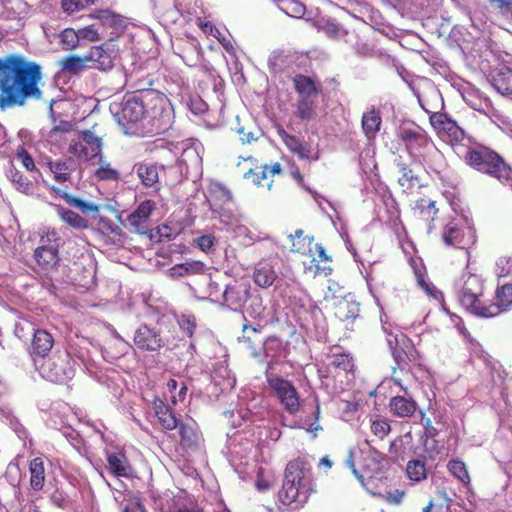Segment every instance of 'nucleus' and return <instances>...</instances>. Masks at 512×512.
Returning <instances> with one entry per match:
<instances>
[{
  "instance_id": "1",
  "label": "nucleus",
  "mask_w": 512,
  "mask_h": 512,
  "mask_svg": "<svg viewBox=\"0 0 512 512\" xmlns=\"http://www.w3.org/2000/svg\"><path fill=\"white\" fill-rule=\"evenodd\" d=\"M41 68L24 57L10 54L0 58V110L24 106L29 99L40 100Z\"/></svg>"
},
{
  "instance_id": "2",
  "label": "nucleus",
  "mask_w": 512,
  "mask_h": 512,
  "mask_svg": "<svg viewBox=\"0 0 512 512\" xmlns=\"http://www.w3.org/2000/svg\"><path fill=\"white\" fill-rule=\"evenodd\" d=\"M208 298L222 309L241 313L247 318L261 319L265 312L262 296L252 291L249 280L245 278L230 279L218 282L209 279L207 284Z\"/></svg>"
},
{
  "instance_id": "3",
  "label": "nucleus",
  "mask_w": 512,
  "mask_h": 512,
  "mask_svg": "<svg viewBox=\"0 0 512 512\" xmlns=\"http://www.w3.org/2000/svg\"><path fill=\"white\" fill-rule=\"evenodd\" d=\"M482 294V282L474 274L468 275L464 281L458 298L461 305L471 314L483 318L495 317L512 306V281H498L495 292V301L491 304H484L479 300Z\"/></svg>"
},
{
  "instance_id": "4",
  "label": "nucleus",
  "mask_w": 512,
  "mask_h": 512,
  "mask_svg": "<svg viewBox=\"0 0 512 512\" xmlns=\"http://www.w3.org/2000/svg\"><path fill=\"white\" fill-rule=\"evenodd\" d=\"M151 106L152 102L145 101L139 96L127 94L121 102H112L109 110L116 122L126 129V133H128L130 126L148 120V123L151 125L149 132L158 134L162 131L154 130V123L157 122L154 116H156V119L160 118L161 112L158 111L157 114H154Z\"/></svg>"
},
{
  "instance_id": "5",
  "label": "nucleus",
  "mask_w": 512,
  "mask_h": 512,
  "mask_svg": "<svg viewBox=\"0 0 512 512\" xmlns=\"http://www.w3.org/2000/svg\"><path fill=\"white\" fill-rule=\"evenodd\" d=\"M312 473L300 461L288 463L282 489L279 491V500L284 505L296 503V506L307 502L312 492Z\"/></svg>"
},
{
  "instance_id": "6",
  "label": "nucleus",
  "mask_w": 512,
  "mask_h": 512,
  "mask_svg": "<svg viewBox=\"0 0 512 512\" xmlns=\"http://www.w3.org/2000/svg\"><path fill=\"white\" fill-rule=\"evenodd\" d=\"M126 85L133 90L130 96H139L145 101L152 102L151 109L154 114L161 112V117L155 119L157 122L154 123V130L165 131L170 125V113L166 109L168 100L163 93L151 87L153 79L142 71L132 72L126 75Z\"/></svg>"
},
{
  "instance_id": "7",
  "label": "nucleus",
  "mask_w": 512,
  "mask_h": 512,
  "mask_svg": "<svg viewBox=\"0 0 512 512\" xmlns=\"http://www.w3.org/2000/svg\"><path fill=\"white\" fill-rule=\"evenodd\" d=\"M201 145L184 140L177 143H168L167 149L174 155H178L175 165L168 168L169 174L173 175L172 183H181L190 177H199L202 173V157L200 155Z\"/></svg>"
},
{
  "instance_id": "8",
  "label": "nucleus",
  "mask_w": 512,
  "mask_h": 512,
  "mask_svg": "<svg viewBox=\"0 0 512 512\" xmlns=\"http://www.w3.org/2000/svg\"><path fill=\"white\" fill-rule=\"evenodd\" d=\"M465 160L471 167L491 175L503 183L511 179V168L499 154L485 146L468 151Z\"/></svg>"
},
{
  "instance_id": "9",
  "label": "nucleus",
  "mask_w": 512,
  "mask_h": 512,
  "mask_svg": "<svg viewBox=\"0 0 512 512\" xmlns=\"http://www.w3.org/2000/svg\"><path fill=\"white\" fill-rule=\"evenodd\" d=\"M33 365L43 379L52 383H66L75 375V362L66 350H58Z\"/></svg>"
},
{
  "instance_id": "10",
  "label": "nucleus",
  "mask_w": 512,
  "mask_h": 512,
  "mask_svg": "<svg viewBox=\"0 0 512 512\" xmlns=\"http://www.w3.org/2000/svg\"><path fill=\"white\" fill-rule=\"evenodd\" d=\"M265 378L272 396L278 400L282 408L289 414L297 413L301 400L294 384L271 372L270 365L266 367Z\"/></svg>"
},
{
  "instance_id": "11",
  "label": "nucleus",
  "mask_w": 512,
  "mask_h": 512,
  "mask_svg": "<svg viewBox=\"0 0 512 512\" xmlns=\"http://www.w3.org/2000/svg\"><path fill=\"white\" fill-rule=\"evenodd\" d=\"M382 328L397 368L402 369L406 361L411 360L413 351L411 341L399 329L393 328L387 322L382 323ZM395 370L396 367H393V371Z\"/></svg>"
},
{
  "instance_id": "12",
  "label": "nucleus",
  "mask_w": 512,
  "mask_h": 512,
  "mask_svg": "<svg viewBox=\"0 0 512 512\" xmlns=\"http://www.w3.org/2000/svg\"><path fill=\"white\" fill-rule=\"evenodd\" d=\"M397 137L413 157L420 155L421 150L429 144V138L424 129L414 123L400 126L397 130Z\"/></svg>"
},
{
  "instance_id": "13",
  "label": "nucleus",
  "mask_w": 512,
  "mask_h": 512,
  "mask_svg": "<svg viewBox=\"0 0 512 512\" xmlns=\"http://www.w3.org/2000/svg\"><path fill=\"white\" fill-rule=\"evenodd\" d=\"M102 141L90 130L82 131L77 141H72L69 151L85 160L93 159L101 154Z\"/></svg>"
},
{
  "instance_id": "14",
  "label": "nucleus",
  "mask_w": 512,
  "mask_h": 512,
  "mask_svg": "<svg viewBox=\"0 0 512 512\" xmlns=\"http://www.w3.org/2000/svg\"><path fill=\"white\" fill-rule=\"evenodd\" d=\"M442 239L448 246L458 249H468L475 243V231L470 226L460 227L456 222L448 223L443 231Z\"/></svg>"
},
{
  "instance_id": "15",
  "label": "nucleus",
  "mask_w": 512,
  "mask_h": 512,
  "mask_svg": "<svg viewBox=\"0 0 512 512\" xmlns=\"http://www.w3.org/2000/svg\"><path fill=\"white\" fill-rule=\"evenodd\" d=\"M43 245L39 246L34 251V259L36 260L40 269L47 274L51 279L55 278V273L60 266V258L58 253L57 244H45V239L42 237Z\"/></svg>"
},
{
  "instance_id": "16",
  "label": "nucleus",
  "mask_w": 512,
  "mask_h": 512,
  "mask_svg": "<svg viewBox=\"0 0 512 512\" xmlns=\"http://www.w3.org/2000/svg\"><path fill=\"white\" fill-rule=\"evenodd\" d=\"M55 344L53 335L45 329L33 330L31 343L28 346V354L33 362L39 363L48 357Z\"/></svg>"
},
{
  "instance_id": "17",
  "label": "nucleus",
  "mask_w": 512,
  "mask_h": 512,
  "mask_svg": "<svg viewBox=\"0 0 512 512\" xmlns=\"http://www.w3.org/2000/svg\"><path fill=\"white\" fill-rule=\"evenodd\" d=\"M133 341L141 351L156 352L164 346L160 331L145 324L135 331Z\"/></svg>"
},
{
  "instance_id": "18",
  "label": "nucleus",
  "mask_w": 512,
  "mask_h": 512,
  "mask_svg": "<svg viewBox=\"0 0 512 512\" xmlns=\"http://www.w3.org/2000/svg\"><path fill=\"white\" fill-rule=\"evenodd\" d=\"M117 56L118 51L116 49L110 45L103 44L93 46L86 55V59L92 63L91 68L106 72L114 67Z\"/></svg>"
},
{
  "instance_id": "19",
  "label": "nucleus",
  "mask_w": 512,
  "mask_h": 512,
  "mask_svg": "<svg viewBox=\"0 0 512 512\" xmlns=\"http://www.w3.org/2000/svg\"><path fill=\"white\" fill-rule=\"evenodd\" d=\"M488 80L501 95L512 99V68L500 65L490 71Z\"/></svg>"
},
{
  "instance_id": "20",
  "label": "nucleus",
  "mask_w": 512,
  "mask_h": 512,
  "mask_svg": "<svg viewBox=\"0 0 512 512\" xmlns=\"http://www.w3.org/2000/svg\"><path fill=\"white\" fill-rule=\"evenodd\" d=\"M179 428L180 442L185 450H196L203 442L202 434L193 419L181 422Z\"/></svg>"
},
{
  "instance_id": "21",
  "label": "nucleus",
  "mask_w": 512,
  "mask_h": 512,
  "mask_svg": "<svg viewBox=\"0 0 512 512\" xmlns=\"http://www.w3.org/2000/svg\"><path fill=\"white\" fill-rule=\"evenodd\" d=\"M395 384L399 385L404 391V396H395L391 398L389 407L390 411L397 417H410L414 414L417 409L416 402L411 398L407 397V388L402 386L401 380L397 378L392 379Z\"/></svg>"
},
{
  "instance_id": "22",
  "label": "nucleus",
  "mask_w": 512,
  "mask_h": 512,
  "mask_svg": "<svg viewBox=\"0 0 512 512\" xmlns=\"http://www.w3.org/2000/svg\"><path fill=\"white\" fill-rule=\"evenodd\" d=\"M278 135L287 149L296 154L300 159L318 160V153L313 155L310 145L302 143L296 136L288 134L284 129H279Z\"/></svg>"
},
{
  "instance_id": "23",
  "label": "nucleus",
  "mask_w": 512,
  "mask_h": 512,
  "mask_svg": "<svg viewBox=\"0 0 512 512\" xmlns=\"http://www.w3.org/2000/svg\"><path fill=\"white\" fill-rule=\"evenodd\" d=\"M152 409L163 429L173 430L180 426L182 422L180 418H178L176 413L161 399L156 398L153 401Z\"/></svg>"
},
{
  "instance_id": "24",
  "label": "nucleus",
  "mask_w": 512,
  "mask_h": 512,
  "mask_svg": "<svg viewBox=\"0 0 512 512\" xmlns=\"http://www.w3.org/2000/svg\"><path fill=\"white\" fill-rule=\"evenodd\" d=\"M251 448V442L245 438L243 433L236 431L232 435L227 434L226 449L231 461L242 459L250 452Z\"/></svg>"
},
{
  "instance_id": "25",
  "label": "nucleus",
  "mask_w": 512,
  "mask_h": 512,
  "mask_svg": "<svg viewBox=\"0 0 512 512\" xmlns=\"http://www.w3.org/2000/svg\"><path fill=\"white\" fill-rule=\"evenodd\" d=\"M155 209V203L152 200L141 202L138 207L128 217L127 222L136 232H144L147 221Z\"/></svg>"
},
{
  "instance_id": "26",
  "label": "nucleus",
  "mask_w": 512,
  "mask_h": 512,
  "mask_svg": "<svg viewBox=\"0 0 512 512\" xmlns=\"http://www.w3.org/2000/svg\"><path fill=\"white\" fill-rule=\"evenodd\" d=\"M212 218L218 220L226 229L243 220V216L234 208V203H223L210 207Z\"/></svg>"
},
{
  "instance_id": "27",
  "label": "nucleus",
  "mask_w": 512,
  "mask_h": 512,
  "mask_svg": "<svg viewBox=\"0 0 512 512\" xmlns=\"http://www.w3.org/2000/svg\"><path fill=\"white\" fill-rule=\"evenodd\" d=\"M280 173L281 165L279 163H274L273 165H263L256 167L255 169H250L244 174V178L251 180L255 185L258 186L267 185L268 189L270 190L272 186V180L266 183L265 181H267L268 178Z\"/></svg>"
},
{
  "instance_id": "28",
  "label": "nucleus",
  "mask_w": 512,
  "mask_h": 512,
  "mask_svg": "<svg viewBox=\"0 0 512 512\" xmlns=\"http://www.w3.org/2000/svg\"><path fill=\"white\" fill-rule=\"evenodd\" d=\"M164 166H159L152 162H139L133 167V171L138 176L141 183L146 187H155L159 182V170Z\"/></svg>"
},
{
  "instance_id": "29",
  "label": "nucleus",
  "mask_w": 512,
  "mask_h": 512,
  "mask_svg": "<svg viewBox=\"0 0 512 512\" xmlns=\"http://www.w3.org/2000/svg\"><path fill=\"white\" fill-rule=\"evenodd\" d=\"M316 26L319 31L324 32L331 39L345 41V39H348L350 36V33L345 27L330 17H322L318 19Z\"/></svg>"
},
{
  "instance_id": "30",
  "label": "nucleus",
  "mask_w": 512,
  "mask_h": 512,
  "mask_svg": "<svg viewBox=\"0 0 512 512\" xmlns=\"http://www.w3.org/2000/svg\"><path fill=\"white\" fill-rule=\"evenodd\" d=\"M294 87L300 97H318L321 85L315 79L303 74H297L293 78Z\"/></svg>"
},
{
  "instance_id": "31",
  "label": "nucleus",
  "mask_w": 512,
  "mask_h": 512,
  "mask_svg": "<svg viewBox=\"0 0 512 512\" xmlns=\"http://www.w3.org/2000/svg\"><path fill=\"white\" fill-rule=\"evenodd\" d=\"M317 97H299L295 104L294 115L303 122H309L316 118Z\"/></svg>"
},
{
  "instance_id": "32",
  "label": "nucleus",
  "mask_w": 512,
  "mask_h": 512,
  "mask_svg": "<svg viewBox=\"0 0 512 512\" xmlns=\"http://www.w3.org/2000/svg\"><path fill=\"white\" fill-rule=\"evenodd\" d=\"M107 462L116 477H127L131 472V465L123 452L107 453Z\"/></svg>"
},
{
  "instance_id": "33",
  "label": "nucleus",
  "mask_w": 512,
  "mask_h": 512,
  "mask_svg": "<svg viewBox=\"0 0 512 512\" xmlns=\"http://www.w3.org/2000/svg\"><path fill=\"white\" fill-rule=\"evenodd\" d=\"M206 199L209 207L222 205L223 203L229 204L233 201L231 192L218 182H213L209 185Z\"/></svg>"
},
{
  "instance_id": "34",
  "label": "nucleus",
  "mask_w": 512,
  "mask_h": 512,
  "mask_svg": "<svg viewBox=\"0 0 512 512\" xmlns=\"http://www.w3.org/2000/svg\"><path fill=\"white\" fill-rule=\"evenodd\" d=\"M264 355L267 359H270L267 367L270 365V370L272 369V365L277 363L282 357L285 356V349L283 342L276 338L270 337L263 344Z\"/></svg>"
},
{
  "instance_id": "35",
  "label": "nucleus",
  "mask_w": 512,
  "mask_h": 512,
  "mask_svg": "<svg viewBox=\"0 0 512 512\" xmlns=\"http://www.w3.org/2000/svg\"><path fill=\"white\" fill-rule=\"evenodd\" d=\"M295 61V56L284 51H273L268 59L271 70L275 73L288 72Z\"/></svg>"
},
{
  "instance_id": "36",
  "label": "nucleus",
  "mask_w": 512,
  "mask_h": 512,
  "mask_svg": "<svg viewBox=\"0 0 512 512\" xmlns=\"http://www.w3.org/2000/svg\"><path fill=\"white\" fill-rule=\"evenodd\" d=\"M70 407L64 402H55L51 405L49 423L50 425L58 430H61L66 424H68V412Z\"/></svg>"
},
{
  "instance_id": "37",
  "label": "nucleus",
  "mask_w": 512,
  "mask_h": 512,
  "mask_svg": "<svg viewBox=\"0 0 512 512\" xmlns=\"http://www.w3.org/2000/svg\"><path fill=\"white\" fill-rule=\"evenodd\" d=\"M30 485L33 490L39 491L43 488L45 483V467L44 460L41 457H36L30 461Z\"/></svg>"
},
{
  "instance_id": "38",
  "label": "nucleus",
  "mask_w": 512,
  "mask_h": 512,
  "mask_svg": "<svg viewBox=\"0 0 512 512\" xmlns=\"http://www.w3.org/2000/svg\"><path fill=\"white\" fill-rule=\"evenodd\" d=\"M277 275L273 267L268 264H261L255 268L253 272V280L255 284L261 288L270 287Z\"/></svg>"
},
{
  "instance_id": "39",
  "label": "nucleus",
  "mask_w": 512,
  "mask_h": 512,
  "mask_svg": "<svg viewBox=\"0 0 512 512\" xmlns=\"http://www.w3.org/2000/svg\"><path fill=\"white\" fill-rule=\"evenodd\" d=\"M381 116L379 111L374 108L365 112L362 116V129L368 138H373L377 134L381 125Z\"/></svg>"
},
{
  "instance_id": "40",
  "label": "nucleus",
  "mask_w": 512,
  "mask_h": 512,
  "mask_svg": "<svg viewBox=\"0 0 512 512\" xmlns=\"http://www.w3.org/2000/svg\"><path fill=\"white\" fill-rule=\"evenodd\" d=\"M87 63L88 59H86V55L84 57L76 55L66 56L60 60L62 71L72 75H78L83 72L87 67H89Z\"/></svg>"
},
{
  "instance_id": "41",
  "label": "nucleus",
  "mask_w": 512,
  "mask_h": 512,
  "mask_svg": "<svg viewBox=\"0 0 512 512\" xmlns=\"http://www.w3.org/2000/svg\"><path fill=\"white\" fill-rule=\"evenodd\" d=\"M49 170L54 174V178L59 183L69 180L72 171L71 160H58L48 162Z\"/></svg>"
},
{
  "instance_id": "42",
  "label": "nucleus",
  "mask_w": 512,
  "mask_h": 512,
  "mask_svg": "<svg viewBox=\"0 0 512 512\" xmlns=\"http://www.w3.org/2000/svg\"><path fill=\"white\" fill-rule=\"evenodd\" d=\"M278 8L293 18H303L306 12V6L299 0H279Z\"/></svg>"
},
{
  "instance_id": "43",
  "label": "nucleus",
  "mask_w": 512,
  "mask_h": 512,
  "mask_svg": "<svg viewBox=\"0 0 512 512\" xmlns=\"http://www.w3.org/2000/svg\"><path fill=\"white\" fill-rule=\"evenodd\" d=\"M448 471L461 483L468 486L470 484V476L466 465L459 459H451L447 464Z\"/></svg>"
},
{
  "instance_id": "44",
  "label": "nucleus",
  "mask_w": 512,
  "mask_h": 512,
  "mask_svg": "<svg viewBox=\"0 0 512 512\" xmlns=\"http://www.w3.org/2000/svg\"><path fill=\"white\" fill-rule=\"evenodd\" d=\"M0 419H6L10 427L21 440H24L28 437L27 430L19 422V420L12 415L9 408L0 405Z\"/></svg>"
},
{
  "instance_id": "45",
  "label": "nucleus",
  "mask_w": 512,
  "mask_h": 512,
  "mask_svg": "<svg viewBox=\"0 0 512 512\" xmlns=\"http://www.w3.org/2000/svg\"><path fill=\"white\" fill-rule=\"evenodd\" d=\"M131 344L125 339H119L109 342V346L105 349L106 357L110 360L118 359L126 355L131 349Z\"/></svg>"
},
{
  "instance_id": "46",
  "label": "nucleus",
  "mask_w": 512,
  "mask_h": 512,
  "mask_svg": "<svg viewBox=\"0 0 512 512\" xmlns=\"http://www.w3.org/2000/svg\"><path fill=\"white\" fill-rule=\"evenodd\" d=\"M56 211L57 215L61 218V220L69 224L70 226L74 228L86 227V220L76 212L63 208L61 206H56Z\"/></svg>"
},
{
  "instance_id": "47",
  "label": "nucleus",
  "mask_w": 512,
  "mask_h": 512,
  "mask_svg": "<svg viewBox=\"0 0 512 512\" xmlns=\"http://www.w3.org/2000/svg\"><path fill=\"white\" fill-rule=\"evenodd\" d=\"M6 176L15 185L17 190L23 193H28L31 190V182L13 166L8 167Z\"/></svg>"
},
{
  "instance_id": "48",
  "label": "nucleus",
  "mask_w": 512,
  "mask_h": 512,
  "mask_svg": "<svg viewBox=\"0 0 512 512\" xmlns=\"http://www.w3.org/2000/svg\"><path fill=\"white\" fill-rule=\"evenodd\" d=\"M406 472L410 480L419 482L426 478L425 462L420 459L410 460L407 463Z\"/></svg>"
},
{
  "instance_id": "49",
  "label": "nucleus",
  "mask_w": 512,
  "mask_h": 512,
  "mask_svg": "<svg viewBox=\"0 0 512 512\" xmlns=\"http://www.w3.org/2000/svg\"><path fill=\"white\" fill-rule=\"evenodd\" d=\"M53 190L61 196L69 205L78 208L82 212H89V211H95L97 207L90 202H85L73 195H70L61 189L53 188Z\"/></svg>"
},
{
  "instance_id": "50",
  "label": "nucleus",
  "mask_w": 512,
  "mask_h": 512,
  "mask_svg": "<svg viewBox=\"0 0 512 512\" xmlns=\"http://www.w3.org/2000/svg\"><path fill=\"white\" fill-rule=\"evenodd\" d=\"M331 365L335 369L345 372L347 375L352 374L354 371L353 358L349 354L341 353L334 355Z\"/></svg>"
},
{
  "instance_id": "51",
  "label": "nucleus",
  "mask_w": 512,
  "mask_h": 512,
  "mask_svg": "<svg viewBox=\"0 0 512 512\" xmlns=\"http://www.w3.org/2000/svg\"><path fill=\"white\" fill-rule=\"evenodd\" d=\"M241 222L242 221L234 224L232 227H228L226 230L232 232L235 237L242 238L245 245H250L256 241L257 237Z\"/></svg>"
},
{
  "instance_id": "52",
  "label": "nucleus",
  "mask_w": 512,
  "mask_h": 512,
  "mask_svg": "<svg viewBox=\"0 0 512 512\" xmlns=\"http://www.w3.org/2000/svg\"><path fill=\"white\" fill-rule=\"evenodd\" d=\"M99 168L95 172V176L99 180L117 181L119 179V172L111 167L108 162L100 158Z\"/></svg>"
},
{
  "instance_id": "53",
  "label": "nucleus",
  "mask_w": 512,
  "mask_h": 512,
  "mask_svg": "<svg viewBox=\"0 0 512 512\" xmlns=\"http://www.w3.org/2000/svg\"><path fill=\"white\" fill-rule=\"evenodd\" d=\"M60 39L62 48L64 50H72L75 49L79 44L80 33L79 31L76 32L74 29H65L61 33Z\"/></svg>"
},
{
  "instance_id": "54",
  "label": "nucleus",
  "mask_w": 512,
  "mask_h": 512,
  "mask_svg": "<svg viewBox=\"0 0 512 512\" xmlns=\"http://www.w3.org/2000/svg\"><path fill=\"white\" fill-rule=\"evenodd\" d=\"M498 281H512V259L501 257L497 263Z\"/></svg>"
},
{
  "instance_id": "55",
  "label": "nucleus",
  "mask_w": 512,
  "mask_h": 512,
  "mask_svg": "<svg viewBox=\"0 0 512 512\" xmlns=\"http://www.w3.org/2000/svg\"><path fill=\"white\" fill-rule=\"evenodd\" d=\"M401 176L398 178L400 186L406 189L419 185V178L405 165L400 166Z\"/></svg>"
},
{
  "instance_id": "56",
  "label": "nucleus",
  "mask_w": 512,
  "mask_h": 512,
  "mask_svg": "<svg viewBox=\"0 0 512 512\" xmlns=\"http://www.w3.org/2000/svg\"><path fill=\"white\" fill-rule=\"evenodd\" d=\"M371 7L372 6H370L366 2H363L360 0H355V3H353V6H350V8L348 9V13L352 17L364 22L366 20V17L368 15L369 11H371Z\"/></svg>"
},
{
  "instance_id": "57",
  "label": "nucleus",
  "mask_w": 512,
  "mask_h": 512,
  "mask_svg": "<svg viewBox=\"0 0 512 512\" xmlns=\"http://www.w3.org/2000/svg\"><path fill=\"white\" fill-rule=\"evenodd\" d=\"M194 242L201 251L210 253L215 250L217 239L213 234H204L194 239Z\"/></svg>"
},
{
  "instance_id": "58",
  "label": "nucleus",
  "mask_w": 512,
  "mask_h": 512,
  "mask_svg": "<svg viewBox=\"0 0 512 512\" xmlns=\"http://www.w3.org/2000/svg\"><path fill=\"white\" fill-rule=\"evenodd\" d=\"M94 3V0H62V8L67 14H74Z\"/></svg>"
},
{
  "instance_id": "59",
  "label": "nucleus",
  "mask_w": 512,
  "mask_h": 512,
  "mask_svg": "<svg viewBox=\"0 0 512 512\" xmlns=\"http://www.w3.org/2000/svg\"><path fill=\"white\" fill-rule=\"evenodd\" d=\"M414 209L431 218H433L437 213L435 201L428 198H420L417 200L415 202Z\"/></svg>"
},
{
  "instance_id": "60",
  "label": "nucleus",
  "mask_w": 512,
  "mask_h": 512,
  "mask_svg": "<svg viewBox=\"0 0 512 512\" xmlns=\"http://www.w3.org/2000/svg\"><path fill=\"white\" fill-rule=\"evenodd\" d=\"M345 42L350 44L353 49L359 54V55H362V56H369L371 55L372 51H373V48L370 44H368L367 42L361 40V39H358V40H353L352 39V35L350 34V36L348 37V39H345Z\"/></svg>"
},
{
  "instance_id": "61",
  "label": "nucleus",
  "mask_w": 512,
  "mask_h": 512,
  "mask_svg": "<svg viewBox=\"0 0 512 512\" xmlns=\"http://www.w3.org/2000/svg\"><path fill=\"white\" fill-rule=\"evenodd\" d=\"M364 23L371 25L377 31L385 33L383 17L373 7H371V11H369Z\"/></svg>"
},
{
  "instance_id": "62",
  "label": "nucleus",
  "mask_w": 512,
  "mask_h": 512,
  "mask_svg": "<svg viewBox=\"0 0 512 512\" xmlns=\"http://www.w3.org/2000/svg\"><path fill=\"white\" fill-rule=\"evenodd\" d=\"M458 90L461 93L464 101L474 109L477 108V103L474 100L475 91L469 83H458Z\"/></svg>"
},
{
  "instance_id": "63",
  "label": "nucleus",
  "mask_w": 512,
  "mask_h": 512,
  "mask_svg": "<svg viewBox=\"0 0 512 512\" xmlns=\"http://www.w3.org/2000/svg\"><path fill=\"white\" fill-rule=\"evenodd\" d=\"M372 433L380 439H383L390 431L389 423L384 419H376L371 422Z\"/></svg>"
},
{
  "instance_id": "64",
  "label": "nucleus",
  "mask_w": 512,
  "mask_h": 512,
  "mask_svg": "<svg viewBox=\"0 0 512 512\" xmlns=\"http://www.w3.org/2000/svg\"><path fill=\"white\" fill-rule=\"evenodd\" d=\"M442 131L446 132L450 137L455 140L462 139L464 132L463 130L456 124V122L450 118H447L445 121V125L442 126Z\"/></svg>"
}]
</instances>
